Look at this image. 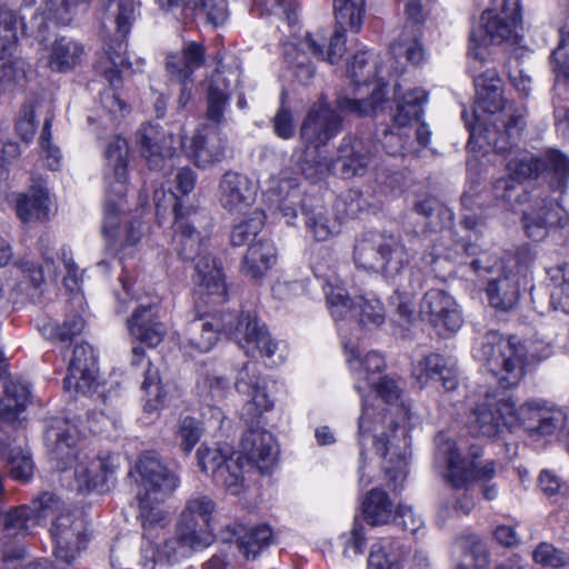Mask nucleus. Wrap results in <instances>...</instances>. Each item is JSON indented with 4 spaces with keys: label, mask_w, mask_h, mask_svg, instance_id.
<instances>
[{
    "label": "nucleus",
    "mask_w": 569,
    "mask_h": 569,
    "mask_svg": "<svg viewBox=\"0 0 569 569\" xmlns=\"http://www.w3.org/2000/svg\"><path fill=\"white\" fill-rule=\"evenodd\" d=\"M373 393L362 397V410L358 422L359 445L366 437H373V449L383 459V470L395 489L407 476L409 441L407 431L396 416L405 419L407 412L396 402L401 395L398 382L390 377H379L368 386Z\"/></svg>",
    "instance_id": "nucleus-1"
},
{
    "label": "nucleus",
    "mask_w": 569,
    "mask_h": 569,
    "mask_svg": "<svg viewBox=\"0 0 569 569\" xmlns=\"http://www.w3.org/2000/svg\"><path fill=\"white\" fill-rule=\"evenodd\" d=\"M476 97L472 117L475 122L467 121V112H462L470 139L483 141L497 152L505 153L517 143L525 126L527 111L523 108L507 107L503 97V84L498 72L488 68L475 77Z\"/></svg>",
    "instance_id": "nucleus-2"
},
{
    "label": "nucleus",
    "mask_w": 569,
    "mask_h": 569,
    "mask_svg": "<svg viewBox=\"0 0 569 569\" xmlns=\"http://www.w3.org/2000/svg\"><path fill=\"white\" fill-rule=\"evenodd\" d=\"M50 458L61 471H73L74 489L87 492L102 487L118 465L112 453L97 455L79 447L78 428L70 420L56 418L44 432Z\"/></svg>",
    "instance_id": "nucleus-3"
},
{
    "label": "nucleus",
    "mask_w": 569,
    "mask_h": 569,
    "mask_svg": "<svg viewBox=\"0 0 569 569\" xmlns=\"http://www.w3.org/2000/svg\"><path fill=\"white\" fill-rule=\"evenodd\" d=\"M219 331L233 339L247 355L258 351L261 357L270 359L278 348L266 326L251 311L194 318L184 329L183 343L194 351L208 352L216 345Z\"/></svg>",
    "instance_id": "nucleus-4"
},
{
    "label": "nucleus",
    "mask_w": 569,
    "mask_h": 569,
    "mask_svg": "<svg viewBox=\"0 0 569 569\" xmlns=\"http://www.w3.org/2000/svg\"><path fill=\"white\" fill-rule=\"evenodd\" d=\"M170 196L174 199V234L172 238L174 250L181 259L196 261L194 282L199 288V293L208 296L212 303L224 302L227 286L222 270L216 259L207 252L204 237L194 228L199 221V213L183 208L172 193Z\"/></svg>",
    "instance_id": "nucleus-5"
},
{
    "label": "nucleus",
    "mask_w": 569,
    "mask_h": 569,
    "mask_svg": "<svg viewBox=\"0 0 569 569\" xmlns=\"http://www.w3.org/2000/svg\"><path fill=\"white\" fill-rule=\"evenodd\" d=\"M129 147L126 139L116 137L106 149L108 167L112 170L113 183H110L104 204L102 230L109 241L119 249L136 246L146 234L144 223L134 218L120 227L123 210V196L127 190Z\"/></svg>",
    "instance_id": "nucleus-6"
},
{
    "label": "nucleus",
    "mask_w": 569,
    "mask_h": 569,
    "mask_svg": "<svg viewBox=\"0 0 569 569\" xmlns=\"http://www.w3.org/2000/svg\"><path fill=\"white\" fill-rule=\"evenodd\" d=\"M139 476L138 501L143 536H152V531L162 529L169 522V512L160 505L171 496L179 486L176 471L163 463L152 451L142 453L136 465Z\"/></svg>",
    "instance_id": "nucleus-7"
},
{
    "label": "nucleus",
    "mask_w": 569,
    "mask_h": 569,
    "mask_svg": "<svg viewBox=\"0 0 569 569\" xmlns=\"http://www.w3.org/2000/svg\"><path fill=\"white\" fill-rule=\"evenodd\" d=\"M342 130V118L329 103H313L303 118L299 138L303 146L299 163L302 174L316 182L331 170L332 161L321 156L320 149Z\"/></svg>",
    "instance_id": "nucleus-8"
},
{
    "label": "nucleus",
    "mask_w": 569,
    "mask_h": 569,
    "mask_svg": "<svg viewBox=\"0 0 569 569\" xmlns=\"http://www.w3.org/2000/svg\"><path fill=\"white\" fill-rule=\"evenodd\" d=\"M508 177L495 183V193L507 203H520L527 198L520 181L538 178L545 173L555 190L560 192L567 187L569 180V159L558 150H548L542 157L521 153L507 163Z\"/></svg>",
    "instance_id": "nucleus-9"
},
{
    "label": "nucleus",
    "mask_w": 569,
    "mask_h": 569,
    "mask_svg": "<svg viewBox=\"0 0 569 569\" xmlns=\"http://www.w3.org/2000/svg\"><path fill=\"white\" fill-rule=\"evenodd\" d=\"M518 23L519 0H491V7L481 14V24L470 36V71L477 72L485 61L482 47L516 41Z\"/></svg>",
    "instance_id": "nucleus-10"
},
{
    "label": "nucleus",
    "mask_w": 569,
    "mask_h": 569,
    "mask_svg": "<svg viewBox=\"0 0 569 569\" xmlns=\"http://www.w3.org/2000/svg\"><path fill=\"white\" fill-rule=\"evenodd\" d=\"M410 254L398 234L367 232L357 240L353 260L358 268L391 278L408 264Z\"/></svg>",
    "instance_id": "nucleus-11"
},
{
    "label": "nucleus",
    "mask_w": 569,
    "mask_h": 569,
    "mask_svg": "<svg viewBox=\"0 0 569 569\" xmlns=\"http://www.w3.org/2000/svg\"><path fill=\"white\" fill-rule=\"evenodd\" d=\"M475 358L483 363L502 388H510L523 377L527 350L523 345L506 339L497 331H489L480 346L475 348Z\"/></svg>",
    "instance_id": "nucleus-12"
},
{
    "label": "nucleus",
    "mask_w": 569,
    "mask_h": 569,
    "mask_svg": "<svg viewBox=\"0 0 569 569\" xmlns=\"http://www.w3.org/2000/svg\"><path fill=\"white\" fill-rule=\"evenodd\" d=\"M106 19L116 24L117 43L109 46L106 57L99 61V69L112 87L121 82L120 73L123 70L139 71L143 60L138 59L136 67L129 62L127 57V44L124 42L132 23L137 18L133 0H102Z\"/></svg>",
    "instance_id": "nucleus-13"
},
{
    "label": "nucleus",
    "mask_w": 569,
    "mask_h": 569,
    "mask_svg": "<svg viewBox=\"0 0 569 569\" xmlns=\"http://www.w3.org/2000/svg\"><path fill=\"white\" fill-rule=\"evenodd\" d=\"M555 190L550 181L547 188L533 189L529 196V204L522 211L523 229L529 238L539 240L545 238L548 229L563 227L567 223V212L561 204L562 194Z\"/></svg>",
    "instance_id": "nucleus-14"
},
{
    "label": "nucleus",
    "mask_w": 569,
    "mask_h": 569,
    "mask_svg": "<svg viewBox=\"0 0 569 569\" xmlns=\"http://www.w3.org/2000/svg\"><path fill=\"white\" fill-rule=\"evenodd\" d=\"M437 450L435 460L440 467H446V481L455 489H466L472 481L487 482L498 473V465L490 460L483 465L468 462L461 457L456 442L443 433L436 438Z\"/></svg>",
    "instance_id": "nucleus-15"
},
{
    "label": "nucleus",
    "mask_w": 569,
    "mask_h": 569,
    "mask_svg": "<svg viewBox=\"0 0 569 569\" xmlns=\"http://www.w3.org/2000/svg\"><path fill=\"white\" fill-rule=\"evenodd\" d=\"M518 421L515 402L487 395L469 416L468 427L473 435L493 438Z\"/></svg>",
    "instance_id": "nucleus-16"
},
{
    "label": "nucleus",
    "mask_w": 569,
    "mask_h": 569,
    "mask_svg": "<svg viewBox=\"0 0 569 569\" xmlns=\"http://www.w3.org/2000/svg\"><path fill=\"white\" fill-rule=\"evenodd\" d=\"M197 458L202 471L210 473L217 485L232 495L240 493L243 481L241 457L232 452L229 446L210 448L202 445Z\"/></svg>",
    "instance_id": "nucleus-17"
},
{
    "label": "nucleus",
    "mask_w": 569,
    "mask_h": 569,
    "mask_svg": "<svg viewBox=\"0 0 569 569\" xmlns=\"http://www.w3.org/2000/svg\"><path fill=\"white\" fill-rule=\"evenodd\" d=\"M234 387L237 391L247 397L241 409V419L246 423L257 422L263 413L271 410L273 401L267 392L266 379L260 375L257 362L248 361L239 370Z\"/></svg>",
    "instance_id": "nucleus-18"
},
{
    "label": "nucleus",
    "mask_w": 569,
    "mask_h": 569,
    "mask_svg": "<svg viewBox=\"0 0 569 569\" xmlns=\"http://www.w3.org/2000/svg\"><path fill=\"white\" fill-rule=\"evenodd\" d=\"M420 313L441 335L455 333L463 323L456 299L441 289H430L423 295Z\"/></svg>",
    "instance_id": "nucleus-19"
},
{
    "label": "nucleus",
    "mask_w": 569,
    "mask_h": 569,
    "mask_svg": "<svg viewBox=\"0 0 569 569\" xmlns=\"http://www.w3.org/2000/svg\"><path fill=\"white\" fill-rule=\"evenodd\" d=\"M51 535L56 545L54 555L71 563L87 542L86 521L80 512L60 513L52 523Z\"/></svg>",
    "instance_id": "nucleus-20"
},
{
    "label": "nucleus",
    "mask_w": 569,
    "mask_h": 569,
    "mask_svg": "<svg viewBox=\"0 0 569 569\" xmlns=\"http://www.w3.org/2000/svg\"><path fill=\"white\" fill-rule=\"evenodd\" d=\"M56 502L53 495L49 492L42 493L38 501L39 507L19 506L4 512L0 517V545L7 547L11 542L18 543L30 532V522Z\"/></svg>",
    "instance_id": "nucleus-21"
},
{
    "label": "nucleus",
    "mask_w": 569,
    "mask_h": 569,
    "mask_svg": "<svg viewBox=\"0 0 569 569\" xmlns=\"http://www.w3.org/2000/svg\"><path fill=\"white\" fill-rule=\"evenodd\" d=\"M427 99V92L420 88L408 91L399 102L393 117L395 126L403 130L408 141L411 139L412 133H415L421 147H426L431 137L428 126L420 120Z\"/></svg>",
    "instance_id": "nucleus-22"
},
{
    "label": "nucleus",
    "mask_w": 569,
    "mask_h": 569,
    "mask_svg": "<svg viewBox=\"0 0 569 569\" xmlns=\"http://www.w3.org/2000/svg\"><path fill=\"white\" fill-rule=\"evenodd\" d=\"M137 142L141 156L151 170L164 169L177 150L173 134L151 123L139 128Z\"/></svg>",
    "instance_id": "nucleus-23"
},
{
    "label": "nucleus",
    "mask_w": 569,
    "mask_h": 569,
    "mask_svg": "<svg viewBox=\"0 0 569 569\" xmlns=\"http://www.w3.org/2000/svg\"><path fill=\"white\" fill-rule=\"evenodd\" d=\"M260 421L246 423L248 430L241 440V451L249 463L267 472L276 465L278 448L273 436L259 426Z\"/></svg>",
    "instance_id": "nucleus-24"
},
{
    "label": "nucleus",
    "mask_w": 569,
    "mask_h": 569,
    "mask_svg": "<svg viewBox=\"0 0 569 569\" xmlns=\"http://www.w3.org/2000/svg\"><path fill=\"white\" fill-rule=\"evenodd\" d=\"M97 358L92 347L86 342L76 343L68 366V375L63 379L67 391L87 395L96 381Z\"/></svg>",
    "instance_id": "nucleus-25"
},
{
    "label": "nucleus",
    "mask_w": 569,
    "mask_h": 569,
    "mask_svg": "<svg viewBox=\"0 0 569 569\" xmlns=\"http://www.w3.org/2000/svg\"><path fill=\"white\" fill-rule=\"evenodd\" d=\"M256 193L253 182L236 171L226 172L219 183V201L232 213H244L254 202Z\"/></svg>",
    "instance_id": "nucleus-26"
},
{
    "label": "nucleus",
    "mask_w": 569,
    "mask_h": 569,
    "mask_svg": "<svg viewBox=\"0 0 569 569\" xmlns=\"http://www.w3.org/2000/svg\"><path fill=\"white\" fill-rule=\"evenodd\" d=\"M412 373L421 387L441 383L445 390L451 391L458 386L456 362L439 353L423 357L415 365Z\"/></svg>",
    "instance_id": "nucleus-27"
},
{
    "label": "nucleus",
    "mask_w": 569,
    "mask_h": 569,
    "mask_svg": "<svg viewBox=\"0 0 569 569\" xmlns=\"http://www.w3.org/2000/svg\"><path fill=\"white\" fill-rule=\"evenodd\" d=\"M226 141L216 127L203 124L194 132L188 154L199 168H209L224 158Z\"/></svg>",
    "instance_id": "nucleus-28"
},
{
    "label": "nucleus",
    "mask_w": 569,
    "mask_h": 569,
    "mask_svg": "<svg viewBox=\"0 0 569 569\" xmlns=\"http://www.w3.org/2000/svg\"><path fill=\"white\" fill-rule=\"evenodd\" d=\"M527 428L541 436H549L560 430L566 422V413L556 406L540 401H530L520 408Z\"/></svg>",
    "instance_id": "nucleus-29"
},
{
    "label": "nucleus",
    "mask_w": 569,
    "mask_h": 569,
    "mask_svg": "<svg viewBox=\"0 0 569 569\" xmlns=\"http://www.w3.org/2000/svg\"><path fill=\"white\" fill-rule=\"evenodd\" d=\"M82 43L61 37L56 39L47 49V52L39 58V62L53 72L67 73L77 68L84 56Z\"/></svg>",
    "instance_id": "nucleus-30"
},
{
    "label": "nucleus",
    "mask_w": 569,
    "mask_h": 569,
    "mask_svg": "<svg viewBox=\"0 0 569 569\" xmlns=\"http://www.w3.org/2000/svg\"><path fill=\"white\" fill-rule=\"evenodd\" d=\"M128 329L132 337L148 347H157L167 336V326L160 321L152 306L138 307L128 319Z\"/></svg>",
    "instance_id": "nucleus-31"
},
{
    "label": "nucleus",
    "mask_w": 569,
    "mask_h": 569,
    "mask_svg": "<svg viewBox=\"0 0 569 569\" xmlns=\"http://www.w3.org/2000/svg\"><path fill=\"white\" fill-rule=\"evenodd\" d=\"M4 396L0 400V431L13 428L19 415L30 401L29 386L18 378L8 377L4 381Z\"/></svg>",
    "instance_id": "nucleus-32"
},
{
    "label": "nucleus",
    "mask_w": 569,
    "mask_h": 569,
    "mask_svg": "<svg viewBox=\"0 0 569 569\" xmlns=\"http://www.w3.org/2000/svg\"><path fill=\"white\" fill-rule=\"evenodd\" d=\"M372 146L362 139L345 137L338 149L341 174L350 178L363 174L372 162Z\"/></svg>",
    "instance_id": "nucleus-33"
},
{
    "label": "nucleus",
    "mask_w": 569,
    "mask_h": 569,
    "mask_svg": "<svg viewBox=\"0 0 569 569\" xmlns=\"http://www.w3.org/2000/svg\"><path fill=\"white\" fill-rule=\"evenodd\" d=\"M131 355V366L133 368L142 369L143 380L141 382V389L147 396L144 410L153 412L163 402L164 398V391L159 370L153 367L149 359L146 358L142 347L134 346L132 348Z\"/></svg>",
    "instance_id": "nucleus-34"
},
{
    "label": "nucleus",
    "mask_w": 569,
    "mask_h": 569,
    "mask_svg": "<svg viewBox=\"0 0 569 569\" xmlns=\"http://www.w3.org/2000/svg\"><path fill=\"white\" fill-rule=\"evenodd\" d=\"M487 296L489 303L499 310L513 309L520 299V283L518 272L511 268H503L502 273L488 282Z\"/></svg>",
    "instance_id": "nucleus-35"
},
{
    "label": "nucleus",
    "mask_w": 569,
    "mask_h": 569,
    "mask_svg": "<svg viewBox=\"0 0 569 569\" xmlns=\"http://www.w3.org/2000/svg\"><path fill=\"white\" fill-rule=\"evenodd\" d=\"M89 0H44V11L42 13L34 12L28 22L23 26L29 29L31 34L43 40V33L49 28V21L57 24H67L70 22V12L78 4L88 2Z\"/></svg>",
    "instance_id": "nucleus-36"
},
{
    "label": "nucleus",
    "mask_w": 569,
    "mask_h": 569,
    "mask_svg": "<svg viewBox=\"0 0 569 569\" xmlns=\"http://www.w3.org/2000/svg\"><path fill=\"white\" fill-rule=\"evenodd\" d=\"M276 262L277 249L273 242L259 239L247 249L241 262V272L252 280H258L263 278Z\"/></svg>",
    "instance_id": "nucleus-37"
},
{
    "label": "nucleus",
    "mask_w": 569,
    "mask_h": 569,
    "mask_svg": "<svg viewBox=\"0 0 569 569\" xmlns=\"http://www.w3.org/2000/svg\"><path fill=\"white\" fill-rule=\"evenodd\" d=\"M223 539L231 542L234 541L239 551L242 552L244 557L254 558L262 548L269 546L272 539V531L271 528L266 525L254 528L234 525L227 528Z\"/></svg>",
    "instance_id": "nucleus-38"
},
{
    "label": "nucleus",
    "mask_w": 569,
    "mask_h": 569,
    "mask_svg": "<svg viewBox=\"0 0 569 569\" xmlns=\"http://www.w3.org/2000/svg\"><path fill=\"white\" fill-rule=\"evenodd\" d=\"M303 49H308L319 60L335 64L340 61L346 52L345 28L338 27L329 39L326 48V37L322 31L307 33L300 42Z\"/></svg>",
    "instance_id": "nucleus-39"
},
{
    "label": "nucleus",
    "mask_w": 569,
    "mask_h": 569,
    "mask_svg": "<svg viewBox=\"0 0 569 569\" xmlns=\"http://www.w3.org/2000/svg\"><path fill=\"white\" fill-rule=\"evenodd\" d=\"M408 548L393 538H382L372 545L368 558V569H402Z\"/></svg>",
    "instance_id": "nucleus-40"
},
{
    "label": "nucleus",
    "mask_w": 569,
    "mask_h": 569,
    "mask_svg": "<svg viewBox=\"0 0 569 569\" xmlns=\"http://www.w3.org/2000/svg\"><path fill=\"white\" fill-rule=\"evenodd\" d=\"M6 430L0 431V456L7 461L10 476L17 480L26 481L33 472V462L30 453L16 445V440L4 437Z\"/></svg>",
    "instance_id": "nucleus-41"
},
{
    "label": "nucleus",
    "mask_w": 569,
    "mask_h": 569,
    "mask_svg": "<svg viewBox=\"0 0 569 569\" xmlns=\"http://www.w3.org/2000/svg\"><path fill=\"white\" fill-rule=\"evenodd\" d=\"M230 101V83L226 77L217 71L209 80L206 94V118L216 123L221 124L224 119V111Z\"/></svg>",
    "instance_id": "nucleus-42"
},
{
    "label": "nucleus",
    "mask_w": 569,
    "mask_h": 569,
    "mask_svg": "<svg viewBox=\"0 0 569 569\" xmlns=\"http://www.w3.org/2000/svg\"><path fill=\"white\" fill-rule=\"evenodd\" d=\"M206 48L202 43L189 41L183 44L182 56H170L167 61L168 71L179 81L190 79L194 70L204 63Z\"/></svg>",
    "instance_id": "nucleus-43"
},
{
    "label": "nucleus",
    "mask_w": 569,
    "mask_h": 569,
    "mask_svg": "<svg viewBox=\"0 0 569 569\" xmlns=\"http://www.w3.org/2000/svg\"><path fill=\"white\" fill-rule=\"evenodd\" d=\"M48 202V189L41 183L33 182L30 194L18 199L17 214L23 222L47 219L49 216Z\"/></svg>",
    "instance_id": "nucleus-44"
},
{
    "label": "nucleus",
    "mask_w": 569,
    "mask_h": 569,
    "mask_svg": "<svg viewBox=\"0 0 569 569\" xmlns=\"http://www.w3.org/2000/svg\"><path fill=\"white\" fill-rule=\"evenodd\" d=\"M386 101V88L377 84L370 92L369 98L339 97L336 101L337 110L357 117H371Z\"/></svg>",
    "instance_id": "nucleus-45"
},
{
    "label": "nucleus",
    "mask_w": 569,
    "mask_h": 569,
    "mask_svg": "<svg viewBox=\"0 0 569 569\" xmlns=\"http://www.w3.org/2000/svg\"><path fill=\"white\" fill-rule=\"evenodd\" d=\"M362 516L370 526H382L393 518V506L389 496L375 488L363 498L361 503Z\"/></svg>",
    "instance_id": "nucleus-46"
},
{
    "label": "nucleus",
    "mask_w": 569,
    "mask_h": 569,
    "mask_svg": "<svg viewBox=\"0 0 569 569\" xmlns=\"http://www.w3.org/2000/svg\"><path fill=\"white\" fill-rule=\"evenodd\" d=\"M184 10L212 27L223 24L229 16L226 0H186Z\"/></svg>",
    "instance_id": "nucleus-47"
},
{
    "label": "nucleus",
    "mask_w": 569,
    "mask_h": 569,
    "mask_svg": "<svg viewBox=\"0 0 569 569\" xmlns=\"http://www.w3.org/2000/svg\"><path fill=\"white\" fill-rule=\"evenodd\" d=\"M176 533L184 542L190 553L207 548L213 542L214 538L210 527L186 519H180Z\"/></svg>",
    "instance_id": "nucleus-48"
},
{
    "label": "nucleus",
    "mask_w": 569,
    "mask_h": 569,
    "mask_svg": "<svg viewBox=\"0 0 569 569\" xmlns=\"http://www.w3.org/2000/svg\"><path fill=\"white\" fill-rule=\"evenodd\" d=\"M323 290L326 293L327 306L336 321L345 320L348 317L353 318L357 311V300H351L343 287L327 283L323 287Z\"/></svg>",
    "instance_id": "nucleus-49"
},
{
    "label": "nucleus",
    "mask_w": 569,
    "mask_h": 569,
    "mask_svg": "<svg viewBox=\"0 0 569 569\" xmlns=\"http://www.w3.org/2000/svg\"><path fill=\"white\" fill-rule=\"evenodd\" d=\"M323 290L326 293L327 306L336 321L345 320L348 317L353 318L357 311V300H351L343 287L327 283L323 287Z\"/></svg>",
    "instance_id": "nucleus-50"
},
{
    "label": "nucleus",
    "mask_w": 569,
    "mask_h": 569,
    "mask_svg": "<svg viewBox=\"0 0 569 569\" xmlns=\"http://www.w3.org/2000/svg\"><path fill=\"white\" fill-rule=\"evenodd\" d=\"M333 12L338 27L359 32L365 16V0H335Z\"/></svg>",
    "instance_id": "nucleus-51"
},
{
    "label": "nucleus",
    "mask_w": 569,
    "mask_h": 569,
    "mask_svg": "<svg viewBox=\"0 0 569 569\" xmlns=\"http://www.w3.org/2000/svg\"><path fill=\"white\" fill-rule=\"evenodd\" d=\"M348 362L358 372V379L363 380L368 386L372 380H378L379 377H376V375L381 373L386 366L383 357L376 351L368 352L361 358L358 352L352 350L350 351Z\"/></svg>",
    "instance_id": "nucleus-52"
},
{
    "label": "nucleus",
    "mask_w": 569,
    "mask_h": 569,
    "mask_svg": "<svg viewBox=\"0 0 569 569\" xmlns=\"http://www.w3.org/2000/svg\"><path fill=\"white\" fill-rule=\"evenodd\" d=\"M465 251L468 256L475 257L470 262V267L478 276L491 274L493 272L501 274L503 268L512 267L511 264H506L503 260L489 250H482L472 243L467 244Z\"/></svg>",
    "instance_id": "nucleus-53"
},
{
    "label": "nucleus",
    "mask_w": 569,
    "mask_h": 569,
    "mask_svg": "<svg viewBox=\"0 0 569 569\" xmlns=\"http://www.w3.org/2000/svg\"><path fill=\"white\" fill-rule=\"evenodd\" d=\"M357 318L363 327L377 328L385 321V309L379 299L373 296H360L357 298Z\"/></svg>",
    "instance_id": "nucleus-54"
},
{
    "label": "nucleus",
    "mask_w": 569,
    "mask_h": 569,
    "mask_svg": "<svg viewBox=\"0 0 569 569\" xmlns=\"http://www.w3.org/2000/svg\"><path fill=\"white\" fill-rule=\"evenodd\" d=\"M84 322L81 317L74 316L70 320L59 326L50 320L39 323L41 335L52 341H67L71 340L74 336L79 335L83 329Z\"/></svg>",
    "instance_id": "nucleus-55"
},
{
    "label": "nucleus",
    "mask_w": 569,
    "mask_h": 569,
    "mask_svg": "<svg viewBox=\"0 0 569 569\" xmlns=\"http://www.w3.org/2000/svg\"><path fill=\"white\" fill-rule=\"evenodd\" d=\"M214 508L216 505L210 497L194 495L187 500L186 507L181 513V519L197 521L203 526L210 527Z\"/></svg>",
    "instance_id": "nucleus-56"
},
{
    "label": "nucleus",
    "mask_w": 569,
    "mask_h": 569,
    "mask_svg": "<svg viewBox=\"0 0 569 569\" xmlns=\"http://www.w3.org/2000/svg\"><path fill=\"white\" fill-rule=\"evenodd\" d=\"M550 280L557 283L551 293V303L556 310L569 313V270L567 266L559 264L548 269Z\"/></svg>",
    "instance_id": "nucleus-57"
},
{
    "label": "nucleus",
    "mask_w": 569,
    "mask_h": 569,
    "mask_svg": "<svg viewBox=\"0 0 569 569\" xmlns=\"http://www.w3.org/2000/svg\"><path fill=\"white\" fill-rule=\"evenodd\" d=\"M263 223V213L259 210H254L247 220L234 226L231 233V243L236 247L250 243L261 231Z\"/></svg>",
    "instance_id": "nucleus-58"
},
{
    "label": "nucleus",
    "mask_w": 569,
    "mask_h": 569,
    "mask_svg": "<svg viewBox=\"0 0 569 569\" xmlns=\"http://www.w3.org/2000/svg\"><path fill=\"white\" fill-rule=\"evenodd\" d=\"M415 211L425 217L430 227L438 228L442 222L451 220V211L437 198L426 197L415 204Z\"/></svg>",
    "instance_id": "nucleus-59"
},
{
    "label": "nucleus",
    "mask_w": 569,
    "mask_h": 569,
    "mask_svg": "<svg viewBox=\"0 0 569 569\" xmlns=\"http://www.w3.org/2000/svg\"><path fill=\"white\" fill-rule=\"evenodd\" d=\"M532 559L545 568L559 569L569 563V553L549 542H540L532 551Z\"/></svg>",
    "instance_id": "nucleus-60"
},
{
    "label": "nucleus",
    "mask_w": 569,
    "mask_h": 569,
    "mask_svg": "<svg viewBox=\"0 0 569 569\" xmlns=\"http://www.w3.org/2000/svg\"><path fill=\"white\" fill-rule=\"evenodd\" d=\"M367 56L366 51L357 52L348 68L349 77L355 84H368L377 77V63L370 61Z\"/></svg>",
    "instance_id": "nucleus-61"
},
{
    "label": "nucleus",
    "mask_w": 569,
    "mask_h": 569,
    "mask_svg": "<svg viewBox=\"0 0 569 569\" xmlns=\"http://www.w3.org/2000/svg\"><path fill=\"white\" fill-rule=\"evenodd\" d=\"M44 267H39L32 261L23 260L20 262V268L23 272V277L30 281L33 289L39 288L44 281V273L48 277L56 279L58 270L52 258L47 252H43Z\"/></svg>",
    "instance_id": "nucleus-62"
},
{
    "label": "nucleus",
    "mask_w": 569,
    "mask_h": 569,
    "mask_svg": "<svg viewBox=\"0 0 569 569\" xmlns=\"http://www.w3.org/2000/svg\"><path fill=\"white\" fill-rule=\"evenodd\" d=\"M52 117H47L40 134L41 159L50 170H58L61 163L60 149L51 142Z\"/></svg>",
    "instance_id": "nucleus-63"
},
{
    "label": "nucleus",
    "mask_w": 569,
    "mask_h": 569,
    "mask_svg": "<svg viewBox=\"0 0 569 569\" xmlns=\"http://www.w3.org/2000/svg\"><path fill=\"white\" fill-rule=\"evenodd\" d=\"M478 569H487L490 563L486 543L477 536H468L465 541V560Z\"/></svg>",
    "instance_id": "nucleus-64"
}]
</instances>
